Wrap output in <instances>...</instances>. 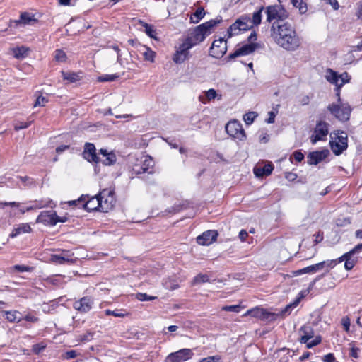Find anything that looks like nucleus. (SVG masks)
<instances>
[{
	"label": "nucleus",
	"mask_w": 362,
	"mask_h": 362,
	"mask_svg": "<svg viewBox=\"0 0 362 362\" xmlns=\"http://www.w3.org/2000/svg\"><path fill=\"white\" fill-rule=\"evenodd\" d=\"M271 31L275 42L283 49L295 51L300 46V39L291 23H272Z\"/></svg>",
	"instance_id": "f257e3e1"
},
{
	"label": "nucleus",
	"mask_w": 362,
	"mask_h": 362,
	"mask_svg": "<svg viewBox=\"0 0 362 362\" xmlns=\"http://www.w3.org/2000/svg\"><path fill=\"white\" fill-rule=\"evenodd\" d=\"M221 21V18L211 19L197 26L190 36L187 38L192 44V46L203 42L211 33L213 28Z\"/></svg>",
	"instance_id": "f03ea898"
},
{
	"label": "nucleus",
	"mask_w": 362,
	"mask_h": 362,
	"mask_svg": "<svg viewBox=\"0 0 362 362\" xmlns=\"http://www.w3.org/2000/svg\"><path fill=\"white\" fill-rule=\"evenodd\" d=\"M325 77L328 82L336 86V96L339 98L340 95V88L345 83H349L351 79V77L347 72H343L339 74L338 72L329 68L325 71Z\"/></svg>",
	"instance_id": "7ed1b4c3"
},
{
	"label": "nucleus",
	"mask_w": 362,
	"mask_h": 362,
	"mask_svg": "<svg viewBox=\"0 0 362 362\" xmlns=\"http://www.w3.org/2000/svg\"><path fill=\"white\" fill-rule=\"evenodd\" d=\"M327 109L336 118L342 122L349 119L351 108L349 103H343L341 98H337V103L330 104Z\"/></svg>",
	"instance_id": "20e7f679"
},
{
	"label": "nucleus",
	"mask_w": 362,
	"mask_h": 362,
	"mask_svg": "<svg viewBox=\"0 0 362 362\" xmlns=\"http://www.w3.org/2000/svg\"><path fill=\"white\" fill-rule=\"evenodd\" d=\"M331 148L335 155H340L347 148V134L344 132H333L330 134Z\"/></svg>",
	"instance_id": "39448f33"
},
{
	"label": "nucleus",
	"mask_w": 362,
	"mask_h": 362,
	"mask_svg": "<svg viewBox=\"0 0 362 362\" xmlns=\"http://www.w3.org/2000/svg\"><path fill=\"white\" fill-rule=\"evenodd\" d=\"M265 13L268 22H272L274 20L276 21L273 23H285L284 20L288 17V12L281 5L279 4L267 6Z\"/></svg>",
	"instance_id": "423d86ee"
},
{
	"label": "nucleus",
	"mask_w": 362,
	"mask_h": 362,
	"mask_svg": "<svg viewBox=\"0 0 362 362\" xmlns=\"http://www.w3.org/2000/svg\"><path fill=\"white\" fill-rule=\"evenodd\" d=\"M98 197L100 200L101 212H108L111 210L115 204V192L111 189H104L99 194Z\"/></svg>",
	"instance_id": "0eeeda50"
},
{
	"label": "nucleus",
	"mask_w": 362,
	"mask_h": 362,
	"mask_svg": "<svg viewBox=\"0 0 362 362\" xmlns=\"http://www.w3.org/2000/svg\"><path fill=\"white\" fill-rule=\"evenodd\" d=\"M250 17L247 15H243L238 18L228 28L229 37L238 35L241 31H246L252 28Z\"/></svg>",
	"instance_id": "6e6552de"
},
{
	"label": "nucleus",
	"mask_w": 362,
	"mask_h": 362,
	"mask_svg": "<svg viewBox=\"0 0 362 362\" xmlns=\"http://www.w3.org/2000/svg\"><path fill=\"white\" fill-rule=\"evenodd\" d=\"M87 196H81L77 200H73L69 202V205H78L81 204L82 206L88 211H99L100 209V200L98 195L92 197L86 200Z\"/></svg>",
	"instance_id": "1a4fd4ad"
},
{
	"label": "nucleus",
	"mask_w": 362,
	"mask_h": 362,
	"mask_svg": "<svg viewBox=\"0 0 362 362\" xmlns=\"http://www.w3.org/2000/svg\"><path fill=\"white\" fill-rule=\"evenodd\" d=\"M251 316L255 317L259 320H267V321H274L277 318V315L276 313H271L268 311L267 309L257 306L252 309L248 310L243 316Z\"/></svg>",
	"instance_id": "9d476101"
},
{
	"label": "nucleus",
	"mask_w": 362,
	"mask_h": 362,
	"mask_svg": "<svg viewBox=\"0 0 362 362\" xmlns=\"http://www.w3.org/2000/svg\"><path fill=\"white\" fill-rule=\"evenodd\" d=\"M66 220V217H59L55 211L51 210L42 211L37 216V222L55 226L57 223H64Z\"/></svg>",
	"instance_id": "9b49d317"
},
{
	"label": "nucleus",
	"mask_w": 362,
	"mask_h": 362,
	"mask_svg": "<svg viewBox=\"0 0 362 362\" xmlns=\"http://www.w3.org/2000/svg\"><path fill=\"white\" fill-rule=\"evenodd\" d=\"M226 131L228 134L240 141H243L246 138L245 132L240 122L237 120H233L226 124Z\"/></svg>",
	"instance_id": "f8f14e48"
},
{
	"label": "nucleus",
	"mask_w": 362,
	"mask_h": 362,
	"mask_svg": "<svg viewBox=\"0 0 362 362\" xmlns=\"http://www.w3.org/2000/svg\"><path fill=\"white\" fill-rule=\"evenodd\" d=\"M328 126L329 124L325 122L320 121L317 123L310 137V142L313 144H316L319 141H325L327 139V136L329 133Z\"/></svg>",
	"instance_id": "ddd939ff"
},
{
	"label": "nucleus",
	"mask_w": 362,
	"mask_h": 362,
	"mask_svg": "<svg viewBox=\"0 0 362 362\" xmlns=\"http://www.w3.org/2000/svg\"><path fill=\"white\" fill-rule=\"evenodd\" d=\"M192 44L185 39V40L180 45L176 50V52L173 57V60L176 64H181L184 62L189 56V50L192 47Z\"/></svg>",
	"instance_id": "4468645a"
},
{
	"label": "nucleus",
	"mask_w": 362,
	"mask_h": 362,
	"mask_svg": "<svg viewBox=\"0 0 362 362\" xmlns=\"http://www.w3.org/2000/svg\"><path fill=\"white\" fill-rule=\"evenodd\" d=\"M193 355L194 354L191 349H182L168 355L164 362H185L190 359Z\"/></svg>",
	"instance_id": "2eb2a0df"
},
{
	"label": "nucleus",
	"mask_w": 362,
	"mask_h": 362,
	"mask_svg": "<svg viewBox=\"0 0 362 362\" xmlns=\"http://www.w3.org/2000/svg\"><path fill=\"white\" fill-rule=\"evenodd\" d=\"M227 51V42L223 38L215 40L209 49V54L216 59L222 57Z\"/></svg>",
	"instance_id": "dca6fc26"
},
{
	"label": "nucleus",
	"mask_w": 362,
	"mask_h": 362,
	"mask_svg": "<svg viewBox=\"0 0 362 362\" xmlns=\"http://www.w3.org/2000/svg\"><path fill=\"white\" fill-rule=\"evenodd\" d=\"M94 304V300L90 296H85L74 303V308L81 313L89 312Z\"/></svg>",
	"instance_id": "f3484780"
},
{
	"label": "nucleus",
	"mask_w": 362,
	"mask_h": 362,
	"mask_svg": "<svg viewBox=\"0 0 362 362\" xmlns=\"http://www.w3.org/2000/svg\"><path fill=\"white\" fill-rule=\"evenodd\" d=\"M329 155V151L328 149L310 152L307 156V163L310 165H316L325 160Z\"/></svg>",
	"instance_id": "a211bd4d"
},
{
	"label": "nucleus",
	"mask_w": 362,
	"mask_h": 362,
	"mask_svg": "<svg viewBox=\"0 0 362 362\" xmlns=\"http://www.w3.org/2000/svg\"><path fill=\"white\" fill-rule=\"evenodd\" d=\"M257 47V43H250L243 45L241 47L238 48L233 53L228 56V58L233 59L240 56H245L252 53Z\"/></svg>",
	"instance_id": "6ab92c4d"
},
{
	"label": "nucleus",
	"mask_w": 362,
	"mask_h": 362,
	"mask_svg": "<svg viewBox=\"0 0 362 362\" xmlns=\"http://www.w3.org/2000/svg\"><path fill=\"white\" fill-rule=\"evenodd\" d=\"M217 236L218 233L216 230H209L199 235L197 238V242L201 245H209L216 241Z\"/></svg>",
	"instance_id": "aec40b11"
},
{
	"label": "nucleus",
	"mask_w": 362,
	"mask_h": 362,
	"mask_svg": "<svg viewBox=\"0 0 362 362\" xmlns=\"http://www.w3.org/2000/svg\"><path fill=\"white\" fill-rule=\"evenodd\" d=\"M83 158L88 162L99 163L100 158L96 154V149L94 144L86 143L83 152Z\"/></svg>",
	"instance_id": "412c9836"
},
{
	"label": "nucleus",
	"mask_w": 362,
	"mask_h": 362,
	"mask_svg": "<svg viewBox=\"0 0 362 362\" xmlns=\"http://www.w3.org/2000/svg\"><path fill=\"white\" fill-rule=\"evenodd\" d=\"M300 336V342L301 344L307 343L314 337L313 329L309 325H303L298 331Z\"/></svg>",
	"instance_id": "4be33fe9"
},
{
	"label": "nucleus",
	"mask_w": 362,
	"mask_h": 362,
	"mask_svg": "<svg viewBox=\"0 0 362 362\" xmlns=\"http://www.w3.org/2000/svg\"><path fill=\"white\" fill-rule=\"evenodd\" d=\"M99 153L103 156L104 159L100 161L105 165H113L117 160L116 156L113 152H108L106 149L101 148Z\"/></svg>",
	"instance_id": "5701e85b"
},
{
	"label": "nucleus",
	"mask_w": 362,
	"mask_h": 362,
	"mask_svg": "<svg viewBox=\"0 0 362 362\" xmlns=\"http://www.w3.org/2000/svg\"><path fill=\"white\" fill-rule=\"evenodd\" d=\"M31 230L30 226L28 223H23L13 230L12 233L10 234V237L13 238L21 233H30Z\"/></svg>",
	"instance_id": "b1692460"
},
{
	"label": "nucleus",
	"mask_w": 362,
	"mask_h": 362,
	"mask_svg": "<svg viewBox=\"0 0 362 362\" xmlns=\"http://www.w3.org/2000/svg\"><path fill=\"white\" fill-rule=\"evenodd\" d=\"M53 205H54V204L51 200L45 201V202L41 201L40 202L36 203L33 206L27 207L25 209H21V211L22 214H24L25 211H30V210H33L35 209H42L43 207H48V206L52 207Z\"/></svg>",
	"instance_id": "393cba45"
},
{
	"label": "nucleus",
	"mask_w": 362,
	"mask_h": 362,
	"mask_svg": "<svg viewBox=\"0 0 362 362\" xmlns=\"http://www.w3.org/2000/svg\"><path fill=\"white\" fill-rule=\"evenodd\" d=\"M140 52L143 54L145 60L153 62L156 57V52L146 46H141Z\"/></svg>",
	"instance_id": "a878e982"
},
{
	"label": "nucleus",
	"mask_w": 362,
	"mask_h": 362,
	"mask_svg": "<svg viewBox=\"0 0 362 362\" xmlns=\"http://www.w3.org/2000/svg\"><path fill=\"white\" fill-rule=\"evenodd\" d=\"M323 269V264L317 263L298 270V274L316 273Z\"/></svg>",
	"instance_id": "bb28decb"
},
{
	"label": "nucleus",
	"mask_w": 362,
	"mask_h": 362,
	"mask_svg": "<svg viewBox=\"0 0 362 362\" xmlns=\"http://www.w3.org/2000/svg\"><path fill=\"white\" fill-rule=\"evenodd\" d=\"M205 16V11L203 7H199L194 13L190 16V22L198 23Z\"/></svg>",
	"instance_id": "cd10ccee"
},
{
	"label": "nucleus",
	"mask_w": 362,
	"mask_h": 362,
	"mask_svg": "<svg viewBox=\"0 0 362 362\" xmlns=\"http://www.w3.org/2000/svg\"><path fill=\"white\" fill-rule=\"evenodd\" d=\"M20 21L24 25H33L37 22V19L33 14L25 12L21 14Z\"/></svg>",
	"instance_id": "c85d7f7f"
},
{
	"label": "nucleus",
	"mask_w": 362,
	"mask_h": 362,
	"mask_svg": "<svg viewBox=\"0 0 362 362\" xmlns=\"http://www.w3.org/2000/svg\"><path fill=\"white\" fill-rule=\"evenodd\" d=\"M140 25H141L142 27L145 28V33L148 36L155 40L157 39V32L156 30L154 28L153 25L148 24L147 23L143 21H140Z\"/></svg>",
	"instance_id": "c756f323"
},
{
	"label": "nucleus",
	"mask_w": 362,
	"mask_h": 362,
	"mask_svg": "<svg viewBox=\"0 0 362 362\" xmlns=\"http://www.w3.org/2000/svg\"><path fill=\"white\" fill-rule=\"evenodd\" d=\"M346 253L339 258V262L345 260L344 267L346 270H351L356 264V260L351 259L352 255L346 256Z\"/></svg>",
	"instance_id": "7c9ffc66"
},
{
	"label": "nucleus",
	"mask_w": 362,
	"mask_h": 362,
	"mask_svg": "<svg viewBox=\"0 0 362 362\" xmlns=\"http://www.w3.org/2000/svg\"><path fill=\"white\" fill-rule=\"evenodd\" d=\"M300 299V298L296 299L293 303L287 305L279 313L277 314V317H285L291 313V310L298 305Z\"/></svg>",
	"instance_id": "2f4dec72"
},
{
	"label": "nucleus",
	"mask_w": 362,
	"mask_h": 362,
	"mask_svg": "<svg viewBox=\"0 0 362 362\" xmlns=\"http://www.w3.org/2000/svg\"><path fill=\"white\" fill-rule=\"evenodd\" d=\"M291 4L301 14L305 13L308 11L307 4L303 0H291Z\"/></svg>",
	"instance_id": "473e14b6"
},
{
	"label": "nucleus",
	"mask_w": 362,
	"mask_h": 362,
	"mask_svg": "<svg viewBox=\"0 0 362 362\" xmlns=\"http://www.w3.org/2000/svg\"><path fill=\"white\" fill-rule=\"evenodd\" d=\"M264 10V7L262 6L257 11H255L252 14V18H250V22L252 24V27L255 25H258L261 23L262 21V12Z\"/></svg>",
	"instance_id": "72a5a7b5"
},
{
	"label": "nucleus",
	"mask_w": 362,
	"mask_h": 362,
	"mask_svg": "<svg viewBox=\"0 0 362 362\" xmlns=\"http://www.w3.org/2000/svg\"><path fill=\"white\" fill-rule=\"evenodd\" d=\"M20 315L21 313L16 310L6 312V319L11 322H20L21 320Z\"/></svg>",
	"instance_id": "f704fd0d"
},
{
	"label": "nucleus",
	"mask_w": 362,
	"mask_h": 362,
	"mask_svg": "<svg viewBox=\"0 0 362 362\" xmlns=\"http://www.w3.org/2000/svg\"><path fill=\"white\" fill-rule=\"evenodd\" d=\"M153 166V161L150 156H145L144 160H143V164L141 166L142 171L141 173L148 172L149 169H151ZM139 173H141V171H139Z\"/></svg>",
	"instance_id": "c9c22d12"
},
{
	"label": "nucleus",
	"mask_w": 362,
	"mask_h": 362,
	"mask_svg": "<svg viewBox=\"0 0 362 362\" xmlns=\"http://www.w3.org/2000/svg\"><path fill=\"white\" fill-rule=\"evenodd\" d=\"M28 49L24 47H18L13 49L14 57L16 59H23L28 55Z\"/></svg>",
	"instance_id": "e433bc0d"
},
{
	"label": "nucleus",
	"mask_w": 362,
	"mask_h": 362,
	"mask_svg": "<svg viewBox=\"0 0 362 362\" xmlns=\"http://www.w3.org/2000/svg\"><path fill=\"white\" fill-rule=\"evenodd\" d=\"M209 277L207 274H199L194 278L192 284L197 285V284L206 283V282H209Z\"/></svg>",
	"instance_id": "4c0bfd02"
},
{
	"label": "nucleus",
	"mask_w": 362,
	"mask_h": 362,
	"mask_svg": "<svg viewBox=\"0 0 362 362\" xmlns=\"http://www.w3.org/2000/svg\"><path fill=\"white\" fill-rule=\"evenodd\" d=\"M63 78L64 80H67L69 82H75L78 80H79L80 76L75 73H70V72H62Z\"/></svg>",
	"instance_id": "58836bf2"
},
{
	"label": "nucleus",
	"mask_w": 362,
	"mask_h": 362,
	"mask_svg": "<svg viewBox=\"0 0 362 362\" xmlns=\"http://www.w3.org/2000/svg\"><path fill=\"white\" fill-rule=\"evenodd\" d=\"M105 313L106 315H113L117 317H124L128 315L127 313H124L122 310H105Z\"/></svg>",
	"instance_id": "ea45409f"
},
{
	"label": "nucleus",
	"mask_w": 362,
	"mask_h": 362,
	"mask_svg": "<svg viewBox=\"0 0 362 362\" xmlns=\"http://www.w3.org/2000/svg\"><path fill=\"white\" fill-rule=\"evenodd\" d=\"M257 116V115L255 112H250L248 113H246L243 116L244 122H245L246 124L250 125L254 122V119Z\"/></svg>",
	"instance_id": "a19ab883"
},
{
	"label": "nucleus",
	"mask_w": 362,
	"mask_h": 362,
	"mask_svg": "<svg viewBox=\"0 0 362 362\" xmlns=\"http://www.w3.org/2000/svg\"><path fill=\"white\" fill-rule=\"evenodd\" d=\"M54 59L58 62H64L66 59V53L62 49L55 51Z\"/></svg>",
	"instance_id": "79ce46f5"
},
{
	"label": "nucleus",
	"mask_w": 362,
	"mask_h": 362,
	"mask_svg": "<svg viewBox=\"0 0 362 362\" xmlns=\"http://www.w3.org/2000/svg\"><path fill=\"white\" fill-rule=\"evenodd\" d=\"M119 77V76L118 74H106V75H103V76H100L98 78V80L100 81H102V82L113 81L117 79Z\"/></svg>",
	"instance_id": "37998d69"
},
{
	"label": "nucleus",
	"mask_w": 362,
	"mask_h": 362,
	"mask_svg": "<svg viewBox=\"0 0 362 362\" xmlns=\"http://www.w3.org/2000/svg\"><path fill=\"white\" fill-rule=\"evenodd\" d=\"M11 271H17L18 272H31L33 270L32 267L25 265H19L16 264L11 268Z\"/></svg>",
	"instance_id": "c03bdc74"
},
{
	"label": "nucleus",
	"mask_w": 362,
	"mask_h": 362,
	"mask_svg": "<svg viewBox=\"0 0 362 362\" xmlns=\"http://www.w3.org/2000/svg\"><path fill=\"white\" fill-rule=\"evenodd\" d=\"M136 298L140 301L153 300L157 298L156 296H149L146 293H139L136 295Z\"/></svg>",
	"instance_id": "a18cd8bd"
},
{
	"label": "nucleus",
	"mask_w": 362,
	"mask_h": 362,
	"mask_svg": "<svg viewBox=\"0 0 362 362\" xmlns=\"http://www.w3.org/2000/svg\"><path fill=\"white\" fill-rule=\"evenodd\" d=\"M319 263L323 264V268L327 267V268L331 269V268H333L334 267H335V265H337L339 262V258H338L336 259L323 261V262H321Z\"/></svg>",
	"instance_id": "49530a36"
},
{
	"label": "nucleus",
	"mask_w": 362,
	"mask_h": 362,
	"mask_svg": "<svg viewBox=\"0 0 362 362\" xmlns=\"http://www.w3.org/2000/svg\"><path fill=\"white\" fill-rule=\"evenodd\" d=\"M199 362H221V358L218 355L208 356L199 360Z\"/></svg>",
	"instance_id": "de8ad7c7"
},
{
	"label": "nucleus",
	"mask_w": 362,
	"mask_h": 362,
	"mask_svg": "<svg viewBox=\"0 0 362 362\" xmlns=\"http://www.w3.org/2000/svg\"><path fill=\"white\" fill-rule=\"evenodd\" d=\"M205 95L208 101H210L218 96L216 90L213 88L205 91Z\"/></svg>",
	"instance_id": "09e8293b"
},
{
	"label": "nucleus",
	"mask_w": 362,
	"mask_h": 362,
	"mask_svg": "<svg viewBox=\"0 0 362 362\" xmlns=\"http://www.w3.org/2000/svg\"><path fill=\"white\" fill-rule=\"evenodd\" d=\"M48 100L46 98V97L40 95L37 98L35 103L34 104V107L45 106Z\"/></svg>",
	"instance_id": "8fccbe9b"
},
{
	"label": "nucleus",
	"mask_w": 362,
	"mask_h": 362,
	"mask_svg": "<svg viewBox=\"0 0 362 362\" xmlns=\"http://www.w3.org/2000/svg\"><path fill=\"white\" fill-rule=\"evenodd\" d=\"M45 347H46V345L44 343H40V344L33 345L32 350L35 354H38L41 351H42L45 349Z\"/></svg>",
	"instance_id": "3c124183"
},
{
	"label": "nucleus",
	"mask_w": 362,
	"mask_h": 362,
	"mask_svg": "<svg viewBox=\"0 0 362 362\" xmlns=\"http://www.w3.org/2000/svg\"><path fill=\"white\" fill-rule=\"evenodd\" d=\"M223 310L228 312L239 313L240 310V305H226L222 308Z\"/></svg>",
	"instance_id": "603ef678"
},
{
	"label": "nucleus",
	"mask_w": 362,
	"mask_h": 362,
	"mask_svg": "<svg viewBox=\"0 0 362 362\" xmlns=\"http://www.w3.org/2000/svg\"><path fill=\"white\" fill-rule=\"evenodd\" d=\"M362 250V243L356 245L351 250L346 253V256L354 255L359 253Z\"/></svg>",
	"instance_id": "864d4df0"
},
{
	"label": "nucleus",
	"mask_w": 362,
	"mask_h": 362,
	"mask_svg": "<svg viewBox=\"0 0 362 362\" xmlns=\"http://www.w3.org/2000/svg\"><path fill=\"white\" fill-rule=\"evenodd\" d=\"M321 342V337H316L313 340L311 341H308L306 344V346L308 349H311L317 344H319Z\"/></svg>",
	"instance_id": "5fc2aeb1"
},
{
	"label": "nucleus",
	"mask_w": 362,
	"mask_h": 362,
	"mask_svg": "<svg viewBox=\"0 0 362 362\" xmlns=\"http://www.w3.org/2000/svg\"><path fill=\"white\" fill-rule=\"evenodd\" d=\"M52 261L56 263L63 264L68 260L63 256L54 255L52 256Z\"/></svg>",
	"instance_id": "6e6d98bb"
},
{
	"label": "nucleus",
	"mask_w": 362,
	"mask_h": 362,
	"mask_svg": "<svg viewBox=\"0 0 362 362\" xmlns=\"http://www.w3.org/2000/svg\"><path fill=\"white\" fill-rule=\"evenodd\" d=\"M273 169L274 167L272 163H267L262 168V170L263 171V173H264V175L266 176L269 175L272 173Z\"/></svg>",
	"instance_id": "4d7b16f0"
},
{
	"label": "nucleus",
	"mask_w": 362,
	"mask_h": 362,
	"mask_svg": "<svg viewBox=\"0 0 362 362\" xmlns=\"http://www.w3.org/2000/svg\"><path fill=\"white\" fill-rule=\"evenodd\" d=\"M277 112H278L277 110H272V111L269 112H268L269 117L266 119V122L268 124L274 123V119H275V117H276Z\"/></svg>",
	"instance_id": "13d9d810"
},
{
	"label": "nucleus",
	"mask_w": 362,
	"mask_h": 362,
	"mask_svg": "<svg viewBox=\"0 0 362 362\" xmlns=\"http://www.w3.org/2000/svg\"><path fill=\"white\" fill-rule=\"evenodd\" d=\"M32 123V121L29 122H18L16 124H15V129L16 130H19V129H25L27 128L28 127H29V125Z\"/></svg>",
	"instance_id": "bf43d9fd"
},
{
	"label": "nucleus",
	"mask_w": 362,
	"mask_h": 362,
	"mask_svg": "<svg viewBox=\"0 0 362 362\" xmlns=\"http://www.w3.org/2000/svg\"><path fill=\"white\" fill-rule=\"evenodd\" d=\"M341 324L344 328V329L346 330V332H349V327H350V320L349 317H343L342 320H341Z\"/></svg>",
	"instance_id": "052dcab7"
},
{
	"label": "nucleus",
	"mask_w": 362,
	"mask_h": 362,
	"mask_svg": "<svg viewBox=\"0 0 362 362\" xmlns=\"http://www.w3.org/2000/svg\"><path fill=\"white\" fill-rule=\"evenodd\" d=\"M322 361L324 362H335V357L333 354L329 353L323 356Z\"/></svg>",
	"instance_id": "680f3d73"
},
{
	"label": "nucleus",
	"mask_w": 362,
	"mask_h": 362,
	"mask_svg": "<svg viewBox=\"0 0 362 362\" xmlns=\"http://www.w3.org/2000/svg\"><path fill=\"white\" fill-rule=\"evenodd\" d=\"M293 156L297 162H301L304 158V155L300 151H295Z\"/></svg>",
	"instance_id": "e2e57ef3"
},
{
	"label": "nucleus",
	"mask_w": 362,
	"mask_h": 362,
	"mask_svg": "<svg viewBox=\"0 0 362 362\" xmlns=\"http://www.w3.org/2000/svg\"><path fill=\"white\" fill-rule=\"evenodd\" d=\"M110 48L113 49L117 52V61L118 63L121 64V54L119 47L117 45H111Z\"/></svg>",
	"instance_id": "0e129e2a"
},
{
	"label": "nucleus",
	"mask_w": 362,
	"mask_h": 362,
	"mask_svg": "<svg viewBox=\"0 0 362 362\" xmlns=\"http://www.w3.org/2000/svg\"><path fill=\"white\" fill-rule=\"evenodd\" d=\"M24 319L28 321V322H37L38 320V318L33 315H30V314H28V315H26L24 317Z\"/></svg>",
	"instance_id": "69168bd1"
},
{
	"label": "nucleus",
	"mask_w": 362,
	"mask_h": 362,
	"mask_svg": "<svg viewBox=\"0 0 362 362\" xmlns=\"http://www.w3.org/2000/svg\"><path fill=\"white\" fill-rule=\"evenodd\" d=\"M314 237H315L314 242L315 244H317V243L322 242L323 240V234H322V233H320V232L317 233V234H315Z\"/></svg>",
	"instance_id": "338daca9"
},
{
	"label": "nucleus",
	"mask_w": 362,
	"mask_h": 362,
	"mask_svg": "<svg viewBox=\"0 0 362 362\" xmlns=\"http://www.w3.org/2000/svg\"><path fill=\"white\" fill-rule=\"evenodd\" d=\"M76 356H77V354H76V351H74V350H71V351H67V352L66 353V356H65V358H66V359H72V358H76Z\"/></svg>",
	"instance_id": "774afa93"
}]
</instances>
